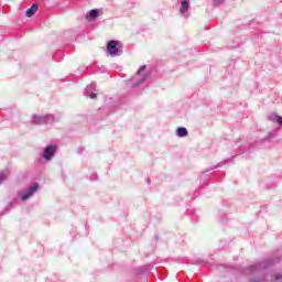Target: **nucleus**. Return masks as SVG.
Here are the masks:
<instances>
[{"label":"nucleus","instance_id":"nucleus-1","mask_svg":"<svg viewBox=\"0 0 282 282\" xmlns=\"http://www.w3.org/2000/svg\"><path fill=\"white\" fill-rule=\"evenodd\" d=\"M280 261H281V258L279 257L269 258L248 267V270L250 274H254V272H259L261 270H268V268H272L276 265V263H280Z\"/></svg>","mask_w":282,"mask_h":282},{"label":"nucleus","instance_id":"nucleus-2","mask_svg":"<svg viewBox=\"0 0 282 282\" xmlns=\"http://www.w3.org/2000/svg\"><path fill=\"white\" fill-rule=\"evenodd\" d=\"M32 124H54L56 122V117L54 115H33Z\"/></svg>","mask_w":282,"mask_h":282},{"label":"nucleus","instance_id":"nucleus-3","mask_svg":"<svg viewBox=\"0 0 282 282\" xmlns=\"http://www.w3.org/2000/svg\"><path fill=\"white\" fill-rule=\"evenodd\" d=\"M107 54L109 56H122V42L111 40L107 43Z\"/></svg>","mask_w":282,"mask_h":282},{"label":"nucleus","instance_id":"nucleus-4","mask_svg":"<svg viewBox=\"0 0 282 282\" xmlns=\"http://www.w3.org/2000/svg\"><path fill=\"white\" fill-rule=\"evenodd\" d=\"M56 151H58V145L56 144L46 145L41 155L40 162H42V160H44L45 162L52 161V159L56 155Z\"/></svg>","mask_w":282,"mask_h":282},{"label":"nucleus","instance_id":"nucleus-5","mask_svg":"<svg viewBox=\"0 0 282 282\" xmlns=\"http://www.w3.org/2000/svg\"><path fill=\"white\" fill-rule=\"evenodd\" d=\"M144 69H147V65H142V66L138 69L137 74H138L139 76H141V78L137 79L135 82H133V83L131 84V88H132V89H135V87H140V85H142V83H144V80H147V78H149V75L142 74V72H144Z\"/></svg>","mask_w":282,"mask_h":282},{"label":"nucleus","instance_id":"nucleus-6","mask_svg":"<svg viewBox=\"0 0 282 282\" xmlns=\"http://www.w3.org/2000/svg\"><path fill=\"white\" fill-rule=\"evenodd\" d=\"M188 10H191V1L181 0L180 14L188 19V17H191V11Z\"/></svg>","mask_w":282,"mask_h":282},{"label":"nucleus","instance_id":"nucleus-7","mask_svg":"<svg viewBox=\"0 0 282 282\" xmlns=\"http://www.w3.org/2000/svg\"><path fill=\"white\" fill-rule=\"evenodd\" d=\"M37 191H39V183H34L22 195H20L21 200L25 202L26 199H30L33 193H36Z\"/></svg>","mask_w":282,"mask_h":282},{"label":"nucleus","instance_id":"nucleus-8","mask_svg":"<svg viewBox=\"0 0 282 282\" xmlns=\"http://www.w3.org/2000/svg\"><path fill=\"white\" fill-rule=\"evenodd\" d=\"M95 89H96V83H91L85 88L84 96H86V98H91V100L96 99L98 95L94 93Z\"/></svg>","mask_w":282,"mask_h":282},{"label":"nucleus","instance_id":"nucleus-9","mask_svg":"<svg viewBox=\"0 0 282 282\" xmlns=\"http://www.w3.org/2000/svg\"><path fill=\"white\" fill-rule=\"evenodd\" d=\"M36 12H39V3H33L31 6V8H29L26 10L25 14H26L28 19H32V17H34L36 14Z\"/></svg>","mask_w":282,"mask_h":282},{"label":"nucleus","instance_id":"nucleus-10","mask_svg":"<svg viewBox=\"0 0 282 282\" xmlns=\"http://www.w3.org/2000/svg\"><path fill=\"white\" fill-rule=\"evenodd\" d=\"M219 166H221V163H218L217 165H214L207 170H205L202 174H200V180H206V177H209V175H213V173H210L212 171H215V169H219Z\"/></svg>","mask_w":282,"mask_h":282},{"label":"nucleus","instance_id":"nucleus-11","mask_svg":"<svg viewBox=\"0 0 282 282\" xmlns=\"http://www.w3.org/2000/svg\"><path fill=\"white\" fill-rule=\"evenodd\" d=\"M98 14H99V10H98V9H91V10L88 12L86 19H87L88 21H91V20H94V19H98Z\"/></svg>","mask_w":282,"mask_h":282},{"label":"nucleus","instance_id":"nucleus-12","mask_svg":"<svg viewBox=\"0 0 282 282\" xmlns=\"http://www.w3.org/2000/svg\"><path fill=\"white\" fill-rule=\"evenodd\" d=\"M176 135L178 138H186V135H188V129L184 128V127H178L176 129Z\"/></svg>","mask_w":282,"mask_h":282},{"label":"nucleus","instance_id":"nucleus-13","mask_svg":"<svg viewBox=\"0 0 282 282\" xmlns=\"http://www.w3.org/2000/svg\"><path fill=\"white\" fill-rule=\"evenodd\" d=\"M269 120H271V122H276L280 127H282V117L276 115V113H272L269 116Z\"/></svg>","mask_w":282,"mask_h":282},{"label":"nucleus","instance_id":"nucleus-14","mask_svg":"<svg viewBox=\"0 0 282 282\" xmlns=\"http://www.w3.org/2000/svg\"><path fill=\"white\" fill-rule=\"evenodd\" d=\"M17 204H19V200L17 198L11 200L7 206V209L2 213V215H8V213H10V210H12L14 206H17Z\"/></svg>","mask_w":282,"mask_h":282},{"label":"nucleus","instance_id":"nucleus-15","mask_svg":"<svg viewBox=\"0 0 282 282\" xmlns=\"http://www.w3.org/2000/svg\"><path fill=\"white\" fill-rule=\"evenodd\" d=\"M135 274H143L144 276H149L151 272L142 267H139L134 270Z\"/></svg>","mask_w":282,"mask_h":282},{"label":"nucleus","instance_id":"nucleus-16","mask_svg":"<svg viewBox=\"0 0 282 282\" xmlns=\"http://www.w3.org/2000/svg\"><path fill=\"white\" fill-rule=\"evenodd\" d=\"M265 275L257 276L250 280V282H267Z\"/></svg>","mask_w":282,"mask_h":282},{"label":"nucleus","instance_id":"nucleus-17","mask_svg":"<svg viewBox=\"0 0 282 282\" xmlns=\"http://www.w3.org/2000/svg\"><path fill=\"white\" fill-rule=\"evenodd\" d=\"M194 264L195 265H208V262L206 260L198 259V260H195Z\"/></svg>","mask_w":282,"mask_h":282},{"label":"nucleus","instance_id":"nucleus-18","mask_svg":"<svg viewBox=\"0 0 282 282\" xmlns=\"http://www.w3.org/2000/svg\"><path fill=\"white\" fill-rule=\"evenodd\" d=\"M272 279H274V281L282 282V274L281 273H273Z\"/></svg>","mask_w":282,"mask_h":282},{"label":"nucleus","instance_id":"nucleus-19","mask_svg":"<svg viewBox=\"0 0 282 282\" xmlns=\"http://www.w3.org/2000/svg\"><path fill=\"white\" fill-rule=\"evenodd\" d=\"M276 135H279L278 130H272V131L269 132V138H276Z\"/></svg>","mask_w":282,"mask_h":282},{"label":"nucleus","instance_id":"nucleus-20","mask_svg":"<svg viewBox=\"0 0 282 282\" xmlns=\"http://www.w3.org/2000/svg\"><path fill=\"white\" fill-rule=\"evenodd\" d=\"M226 0H214L213 1V6H215V8H217V6H221V3H224Z\"/></svg>","mask_w":282,"mask_h":282},{"label":"nucleus","instance_id":"nucleus-21","mask_svg":"<svg viewBox=\"0 0 282 282\" xmlns=\"http://www.w3.org/2000/svg\"><path fill=\"white\" fill-rule=\"evenodd\" d=\"M2 182H6V174H3V172L0 173V184Z\"/></svg>","mask_w":282,"mask_h":282},{"label":"nucleus","instance_id":"nucleus-22","mask_svg":"<svg viewBox=\"0 0 282 282\" xmlns=\"http://www.w3.org/2000/svg\"><path fill=\"white\" fill-rule=\"evenodd\" d=\"M160 237L159 236H154V241H159Z\"/></svg>","mask_w":282,"mask_h":282},{"label":"nucleus","instance_id":"nucleus-23","mask_svg":"<svg viewBox=\"0 0 282 282\" xmlns=\"http://www.w3.org/2000/svg\"><path fill=\"white\" fill-rule=\"evenodd\" d=\"M77 153H83V149L79 148L78 151H77Z\"/></svg>","mask_w":282,"mask_h":282},{"label":"nucleus","instance_id":"nucleus-24","mask_svg":"<svg viewBox=\"0 0 282 282\" xmlns=\"http://www.w3.org/2000/svg\"><path fill=\"white\" fill-rule=\"evenodd\" d=\"M61 54H63V52H61V51H59V52H57V55H61Z\"/></svg>","mask_w":282,"mask_h":282},{"label":"nucleus","instance_id":"nucleus-25","mask_svg":"<svg viewBox=\"0 0 282 282\" xmlns=\"http://www.w3.org/2000/svg\"><path fill=\"white\" fill-rule=\"evenodd\" d=\"M94 180H96V174H95V177H94Z\"/></svg>","mask_w":282,"mask_h":282}]
</instances>
